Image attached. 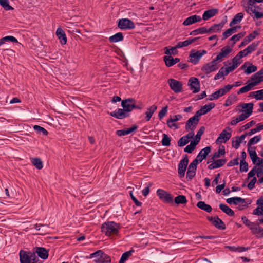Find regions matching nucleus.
<instances>
[{
    "mask_svg": "<svg viewBox=\"0 0 263 263\" xmlns=\"http://www.w3.org/2000/svg\"><path fill=\"white\" fill-rule=\"evenodd\" d=\"M157 109V107L155 105H153L147 109L145 112L146 117L145 120L149 121L152 117L153 114L156 111Z\"/></svg>",
    "mask_w": 263,
    "mask_h": 263,
    "instance_id": "nucleus-30",
    "label": "nucleus"
},
{
    "mask_svg": "<svg viewBox=\"0 0 263 263\" xmlns=\"http://www.w3.org/2000/svg\"><path fill=\"white\" fill-rule=\"evenodd\" d=\"M159 198L164 203L171 204L173 202V197L168 192L162 190L158 189L156 192Z\"/></svg>",
    "mask_w": 263,
    "mask_h": 263,
    "instance_id": "nucleus-5",
    "label": "nucleus"
},
{
    "mask_svg": "<svg viewBox=\"0 0 263 263\" xmlns=\"http://www.w3.org/2000/svg\"><path fill=\"white\" fill-rule=\"evenodd\" d=\"M225 163V161L222 159H219L216 160L213 163L210 164L208 166V168L210 170L215 169L218 167H221Z\"/></svg>",
    "mask_w": 263,
    "mask_h": 263,
    "instance_id": "nucleus-34",
    "label": "nucleus"
},
{
    "mask_svg": "<svg viewBox=\"0 0 263 263\" xmlns=\"http://www.w3.org/2000/svg\"><path fill=\"white\" fill-rule=\"evenodd\" d=\"M241 59V58L237 55L233 59V64L231 65V71L236 68L238 65L242 62Z\"/></svg>",
    "mask_w": 263,
    "mask_h": 263,
    "instance_id": "nucleus-41",
    "label": "nucleus"
},
{
    "mask_svg": "<svg viewBox=\"0 0 263 263\" xmlns=\"http://www.w3.org/2000/svg\"><path fill=\"white\" fill-rule=\"evenodd\" d=\"M36 253L37 254L38 256L43 259H47L48 257V251L42 247H38L36 248Z\"/></svg>",
    "mask_w": 263,
    "mask_h": 263,
    "instance_id": "nucleus-28",
    "label": "nucleus"
},
{
    "mask_svg": "<svg viewBox=\"0 0 263 263\" xmlns=\"http://www.w3.org/2000/svg\"><path fill=\"white\" fill-rule=\"evenodd\" d=\"M199 121V116L196 113L195 115L190 118L186 122L185 129L186 130H194L197 125Z\"/></svg>",
    "mask_w": 263,
    "mask_h": 263,
    "instance_id": "nucleus-10",
    "label": "nucleus"
},
{
    "mask_svg": "<svg viewBox=\"0 0 263 263\" xmlns=\"http://www.w3.org/2000/svg\"><path fill=\"white\" fill-rule=\"evenodd\" d=\"M189 142V140L186 138L184 136L179 139L178 141V145L182 147L185 145Z\"/></svg>",
    "mask_w": 263,
    "mask_h": 263,
    "instance_id": "nucleus-57",
    "label": "nucleus"
},
{
    "mask_svg": "<svg viewBox=\"0 0 263 263\" xmlns=\"http://www.w3.org/2000/svg\"><path fill=\"white\" fill-rule=\"evenodd\" d=\"M197 206L201 210H203L206 212L210 213L212 211V208L210 205L206 204L203 201H199L198 202Z\"/></svg>",
    "mask_w": 263,
    "mask_h": 263,
    "instance_id": "nucleus-37",
    "label": "nucleus"
},
{
    "mask_svg": "<svg viewBox=\"0 0 263 263\" xmlns=\"http://www.w3.org/2000/svg\"><path fill=\"white\" fill-rule=\"evenodd\" d=\"M243 17V14L242 13H239L237 14L234 18L231 21V25L233 24H236L238 23V22H240L242 18Z\"/></svg>",
    "mask_w": 263,
    "mask_h": 263,
    "instance_id": "nucleus-52",
    "label": "nucleus"
},
{
    "mask_svg": "<svg viewBox=\"0 0 263 263\" xmlns=\"http://www.w3.org/2000/svg\"><path fill=\"white\" fill-rule=\"evenodd\" d=\"M56 35L60 40L61 44L65 45L67 43V37L65 32L61 28H58L56 31Z\"/></svg>",
    "mask_w": 263,
    "mask_h": 263,
    "instance_id": "nucleus-24",
    "label": "nucleus"
},
{
    "mask_svg": "<svg viewBox=\"0 0 263 263\" xmlns=\"http://www.w3.org/2000/svg\"><path fill=\"white\" fill-rule=\"evenodd\" d=\"M32 164L35 166V167L39 170H41L43 168V163L41 160L39 158H33L31 160Z\"/></svg>",
    "mask_w": 263,
    "mask_h": 263,
    "instance_id": "nucleus-45",
    "label": "nucleus"
},
{
    "mask_svg": "<svg viewBox=\"0 0 263 263\" xmlns=\"http://www.w3.org/2000/svg\"><path fill=\"white\" fill-rule=\"evenodd\" d=\"M188 85L190 87V89L193 92L197 93L200 90V83L198 79L195 77L191 78L188 82Z\"/></svg>",
    "mask_w": 263,
    "mask_h": 263,
    "instance_id": "nucleus-13",
    "label": "nucleus"
},
{
    "mask_svg": "<svg viewBox=\"0 0 263 263\" xmlns=\"http://www.w3.org/2000/svg\"><path fill=\"white\" fill-rule=\"evenodd\" d=\"M215 106V104L214 103H210L205 104V105L202 106L200 110H198L196 113L200 117L201 115L206 114L212 109H213Z\"/></svg>",
    "mask_w": 263,
    "mask_h": 263,
    "instance_id": "nucleus-19",
    "label": "nucleus"
},
{
    "mask_svg": "<svg viewBox=\"0 0 263 263\" xmlns=\"http://www.w3.org/2000/svg\"><path fill=\"white\" fill-rule=\"evenodd\" d=\"M225 153L224 147L223 145H220L217 152H216L213 155L212 159H215L220 157L221 156L224 155Z\"/></svg>",
    "mask_w": 263,
    "mask_h": 263,
    "instance_id": "nucleus-48",
    "label": "nucleus"
},
{
    "mask_svg": "<svg viewBox=\"0 0 263 263\" xmlns=\"http://www.w3.org/2000/svg\"><path fill=\"white\" fill-rule=\"evenodd\" d=\"M122 106L124 110L129 114L134 109H140V107L135 105V101L132 98L123 100L121 103Z\"/></svg>",
    "mask_w": 263,
    "mask_h": 263,
    "instance_id": "nucleus-8",
    "label": "nucleus"
},
{
    "mask_svg": "<svg viewBox=\"0 0 263 263\" xmlns=\"http://www.w3.org/2000/svg\"><path fill=\"white\" fill-rule=\"evenodd\" d=\"M33 129L37 134H42L44 136H47L48 131L44 128L37 125L33 126Z\"/></svg>",
    "mask_w": 263,
    "mask_h": 263,
    "instance_id": "nucleus-42",
    "label": "nucleus"
},
{
    "mask_svg": "<svg viewBox=\"0 0 263 263\" xmlns=\"http://www.w3.org/2000/svg\"><path fill=\"white\" fill-rule=\"evenodd\" d=\"M261 139L260 136H256L250 139L248 143V146L250 147L251 145L258 142Z\"/></svg>",
    "mask_w": 263,
    "mask_h": 263,
    "instance_id": "nucleus-53",
    "label": "nucleus"
},
{
    "mask_svg": "<svg viewBox=\"0 0 263 263\" xmlns=\"http://www.w3.org/2000/svg\"><path fill=\"white\" fill-rule=\"evenodd\" d=\"M256 93L255 99L256 100H263V89L255 91Z\"/></svg>",
    "mask_w": 263,
    "mask_h": 263,
    "instance_id": "nucleus-64",
    "label": "nucleus"
},
{
    "mask_svg": "<svg viewBox=\"0 0 263 263\" xmlns=\"http://www.w3.org/2000/svg\"><path fill=\"white\" fill-rule=\"evenodd\" d=\"M137 126L134 125L133 126L129 128H125L122 129L118 130L116 131V133L118 136L127 135L136 130L137 129Z\"/></svg>",
    "mask_w": 263,
    "mask_h": 263,
    "instance_id": "nucleus-23",
    "label": "nucleus"
},
{
    "mask_svg": "<svg viewBox=\"0 0 263 263\" xmlns=\"http://www.w3.org/2000/svg\"><path fill=\"white\" fill-rule=\"evenodd\" d=\"M248 170V164L245 161V160H241L240 163V172H247Z\"/></svg>",
    "mask_w": 263,
    "mask_h": 263,
    "instance_id": "nucleus-56",
    "label": "nucleus"
},
{
    "mask_svg": "<svg viewBox=\"0 0 263 263\" xmlns=\"http://www.w3.org/2000/svg\"><path fill=\"white\" fill-rule=\"evenodd\" d=\"M207 33H209L208 28L203 27L192 31L190 32V35H196L199 34H205Z\"/></svg>",
    "mask_w": 263,
    "mask_h": 263,
    "instance_id": "nucleus-36",
    "label": "nucleus"
},
{
    "mask_svg": "<svg viewBox=\"0 0 263 263\" xmlns=\"http://www.w3.org/2000/svg\"><path fill=\"white\" fill-rule=\"evenodd\" d=\"M247 134H243L240 137H236V140H233L232 142L233 146L236 148H237L239 146L240 144L244 140Z\"/></svg>",
    "mask_w": 263,
    "mask_h": 263,
    "instance_id": "nucleus-38",
    "label": "nucleus"
},
{
    "mask_svg": "<svg viewBox=\"0 0 263 263\" xmlns=\"http://www.w3.org/2000/svg\"><path fill=\"white\" fill-rule=\"evenodd\" d=\"M164 61L167 66L171 67L179 62L180 59L177 58H173L172 56L168 55L164 57Z\"/></svg>",
    "mask_w": 263,
    "mask_h": 263,
    "instance_id": "nucleus-26",
    "label": "nucleus"
},
{
    "mask_svg": "<svg viewBox=\"0 0 263 263\" xmlns=\"http://www.w3.org/2000/svg\"><path fill=\"white\" fill-rule=\"evenodd\" d=\"M230 90V85L228 84L225 87L216 91L213 93L214 98L218 99L219 97L226 94Z\"/></svg>",
    "mask_w": 263,
    "mask_h": 263,
    "instance_id": "nucleus-25",
    "label": "nucleus"
},
{
    "mask_svg": "<svg viewBox=\"0 0 263 263\" xmlns=\"http://www.w3.org/2000/svg\"><path fill=\"white\" fill-rule=\"evenodd\" d=\"M261 223H260L258 219L256 224L254 223L253 224H251V227L250 228L252 232L254 234H255L258 237H263V229L259 226V224Z\"/></svg>",
    "mask_w": 263,
    "mask_h": 263,
    "instance_id": "nucleus-17",
    "label": "nucleus"
},
{
    "mask_svg": "<svg viewBox=\"0 0 263 263\" xmlns=\"http://www.w3.org/2000/svg\"><path fill=\"white\" fill-rule=\"evenodd\" d=\"M231 203L238 205L239 210H241L248 207L249 204L247 203L244 199L240 197H231Z\"/></svg>",
    "mask_w": 263,
    "mask_h": 263,
    "instance_id": "nucleus-15",
    "label": "nucleus"
},
{
    "mask_svg": "<svg viewBox=\"0 0 263 263\" xmlns=\"http://www.w3.org/2000/svg\"><path fill=\"white\" fill-rule=\"evenodd\" d=\"M205 130V127L204 126H202L198 131L196 135L195 136V139L193 140L195 142H197V144L200 142L201 137L202 135L204 133Z\"/></svg>",
    "mask_w": 263,
    "mask_h": 263,
    "instance_id": "nucleus-47",
    "label": "nucleus"
},
{
    "mask_svg": "<svg viewBox=\"0 0 263 263\" xmlns=\"http://www.w3.org/2000/svg\"><path fill=\"white\" fill-rule=\"evenodd\" d=\"M167 83L171 89L175 93H180L183 91V84L181 82L174 79H169Z\"/></svg>",
    "mask_w": 263,
    "mask_h": 263,
    "instance_id": "nucleus-7",
    "label": "nucleus"
},
{
    "mask_svg": "<svg viewBox=\"0 0 263 263\" xmlns=\"http://www.w3.org/2000/svg\"><path fill=\"white\" fill-rule=\"evenodd\" d=\"M19 256L21 263H40L34 252L21 250L19 253Z\"/></svg>",
    "mask_w": 263,
    "mask_h": 263,
    "instance_id": "nucleus-2",
    "label": "nucleus"
},
{
    "mask_svg": "<svg viewBox=\"0 0 263 263\" xmlns=\"http://www.w3.org/2000/svg\"><path fill=\"white\" fill-rule=\"evenodd\" d=\"M230 128L228 127L222 130L216 141L217 144L226 143L230 138V133L228 132Z\"/></svg>",
    "mask_w": 263,
    "mask_h": 263,
    "instance_id": "nucleus-14",
    "label": "nucleus"
},
{
    "mask_svg": "<svg viewBox=\"0 0 263 263\" xmlns=\"http://www.w3.org/2000/svg\"><path fill=\"white\" fill-rule=\"evenodd\" d=\"M177 48H178L177 47V45L175 47H171L170 49H169L168 47H166L165 48V54L170 55L171 54H176L178 53V51L176 50Z\"/></svg>",
    "mask_w": 263,
    "mask_h": 263,
    "instance_id": "nucleus-51",
    "label": "nucleus"
},
{
    "mask_svg": "<svg viewBox=\"0 0 263 263\" xmlns=\"http://www.w3.org/2000/svg\"><path fill=\"white\" fill-rule=\"evenodd\" d=\"M259 33L256 31H254L252 33H250L248 36H246L243 41L241 42L240 46H243L247 44L252 40L256 37V36L258 35Z\"/></svg>",
    "mask_w": 263,
    "mask_h": 263,
    "instance_id": "nucleus-29",
    "label": "nucleus"
},
{
    "mask_svg": "<svg viewBox=\"0 0 263 263\" xmlns=\"http://www.w3.org/2000/svg\"><path fill=\"white\" fill-rule=\"evenodd\" d=\"M161 143L162 145L168 146L171 145V138L166 134H163Z\"/></svg>",
    "mask_w": 263,
    "mask_h": 263,
    "instance_id": "nucleus-50",
    "label": "nucleus"
},
{
    "mask_svg": "<svg viewBox=\"0 0 263 263\" xmlns=\"http://www.w3.org/2000/svg\"><path fill=\"white\" fill-rule=\"evenodd\" d=\"M223 23L214 24L210 28H208L209 33L220 30L223 27Z\"/></svg>",
    "mask_w": 263,
    "mask_h": 263,
    "instance_id": "nucleus-46",
    "label": "nucleus"
},
{
    "mask_svg": "<svg viewBox=\"0 0 263 263\" xmlns=\"http://www.w3.org/2000/svg\"><path fill=\"white\" fill-rule=\"evenodd\" d=\"M255 123H256L255 121H254V120H252L250 122H249V123H248L246 124L245 125L242 126L240 127V130L241 132H242V131H243L245 130H246V129L249 128L250 127H252Z\"/></svg>",
    "mask_w": 263,
    "mask_h": 263,
    "instance_id": "nucleus-58",
    "label": "nucleus"
},
{
    "mask_svg": "<svg viewBox=\"0 0 263 263\" xmlns=\"http://www.w3.org/2000/svg\"><path fill=\"white\" fill-rule=\"evenodd\" d=\"M188 163L189 159L186 155L178 165V173L180 177L182 178L184 176Z\"/></svg>",
    "mask_w": 263,
    "mask_h": 263,
    "instance_id": "nucleus-12",
    "label": "nucleus"
},
{
    "mask_svg": "<svg viewBox=\"0 0 263 263\" xmlns=\"http://www.w3.org/2000/svg\"><path fill=\"white\" fill-rule=\"evenodd\" d=\"M248 151L250 157L253 163H255V160H256V158H257L258 157L256 152L254 150L250 149V147H248Z\"/></svg>",
    "mask_w": 263,
    "mask_h": 263,
    "instance_id": "nucleus-59",
    "label": "nucleus"
},
{
    "mask_svg": "<svg viewBox=\"0 0 263 263\" xmlns=\"http://www.w3.org/2000/svg\"><path fill=\"white\" fill-rule=\"evenodd\" d=\"M201 21V17L200 16L194 15L186 18L183 22V25L184 26H189Z\"/></svg>",
    "mask_w": 263,
    "mask_h": 263,
    "instance_id": "nucleus-21",
    "label": "nucleus"
},
{
    "mask_svg": "<svg viewBox=\"0 0 263 263\" xmlns=\"http://www.w3.org/2000/svg\"><path fill=\"white\" fill-rule=\"evenodd\" d=\"M230 52V47L229 46H227L221 49V52L217 55L215 59L218 62H220L222 61L223 58L226 57Z\"/></svg>",
    "mask_w": 263,
    "mask_h": 263,
    "instance_id": "nucleus-22",
    "label": "nucleus"
},
{
    "mask_svg": "<svg viewBox=\"0 0 263 263\" xmlns=\"http://www.w3.org/2000/svg\"><path fill=\"white\" fill-rule=\"evenodd\" d=\"M7 42L17 43V39L13 36H7L0 39V46L5 44Z\"/></svg>",
    "mask_w": 263,
    "mask_h": 263,
    "instance_id": "nucleus-35",
    "label": "nucleus"
},
{
    "mask_svg": "<svg viewBox=\"0 0 263 263\" xmlns=\"http://www.w3.org/2000/svg\"><path fill=\"white\" fill-rule=\"evenodd\" d=\"M197 144H198L197 143V142H195L194 141H192L190 144L187 145L184 148V152L189 153H191L195 149L196 146Z\"/></svg>",
    "mask_w": 263,
    "mask_h": 263,
    "instance_id": "nucleus-43",
    "label": "nucleus"
},
{
    "mask_svg": "<svg viewBox=\"0 0 263 263\" xmlns=\"http://www.w3.org/2000/svg\"><path fill=\"white\" fill-rule=\"evenodd\" d=\"M249 248H245L243 247H231V251L234 252H241L243 251H247Z\"/></svg>",
    "mask_w": 263,
    "mask_h": 263,
    "instance_id": "nucleus-62",
    "label": "nucleus"
},
{
    "mask_svg": "<svg viewBox=\"0 0 263 263\" xmlns=\"http://www.w3.org/2000/svg\"><path fill=\"white\" fill-rule=\"evenodd\" d=\"M257 69V68L256 66L250 64L248 67H247L246 69L245 70V72L248 74L256 71Z\"/></svg>",
    "mask_w": 263,
    "mask_h": 263,
    "instance_id": "nucleus-55",
    "label": "nucleus"
},
{
    "mask_svg": "<svg viewBox=\"0 0 263 263\" xmlns=\"http://www.w3.org/2000/svg\"><path fill=\"white\" fill-rule=\"evenodd\" d=\"M120 229V225L114 221L103 223L101 226V231L106 236L111 237L117 235Z\"/></svg>",
    "mask_w": 263,
    "mask_h": 263,
    "instance_id": "nucleus-1",
    "label": "nucleus"
},
{
    "mask_svg": "<svg viewBox=\"0 0 263 263\" xmlns=\"http://www.w3.org/2000/svg\"><path fill=\"white\" fill-rule=\"evenodd\" d=\"M118 26L122 30L132 29L135 27L134 22L128 18L120 19L118 22Z\"/></svg>",
    "mask_w": 263,
    "mask_h": 263,
    "instance_id": "nucleus-9",
    "label": "nucleus"
},
{
    "mask_svg": "<svg viewBox=\"0 0 263 263\" xmlns=\"http://www.w3.org/2000/svg\"><path fill=\"white\" fill-rule=\"evenodd\" d=\"M110 115L117 119H122L129 116L128 114L124 108H119L117 110L111 112Z\"/></svg>",
    "mask_w": 263,
    "mask_h": 263,
    "instance_id": "nucleus-18",
    "label": "nucleus"
},
{
    "mask_svg": "<svg viewBox=\"0 0 263 263\" xmlns=\"http://www.w3.org/2000/svg\"><path fill=\"white\" fill-rule=\"evenodd\" d=\"M93 258L95 263H111L110 257L101 250H99L90 254L89 258Z\"/></svg>",
    "mask_w": 263,
    "mask_h": 263,
    "instance_id": "nucleus-3",
    "label": "nucleus"
},
{
    "mask_svg": "<svg viewBox=\"0 0 263 263\" xmlns=\"http://www.w3.org/2000/svg\"><path fill=\"white\" fill-rule=\"evenodd\" d=\"M123 40V34L121 32H118L115 35L111 36L109 38V41L111 43H116L122 41Z\"/></svg>",
    "mask_w": 263,
    "mask_h": 263,
    "instance_id": "nucleus-33",
    "label": "nucleus"
},
{
    "mask_svg": "<svg viewBox=\"0 0 263 263\" xmlns=\"http://www.w3.org/2000/svg\"><path fill=\"white\" fill-rule=\"evenodd\" d=\"M218 61L216 59L211 62L204 65L201 70L206 74H209L212 72L215 71L219 68Z\"/></svg>",
    "mask_w": 263,
    "mask_h": 263,
    "instance_id": "nucleus-6",
    "label": "nucleus"
},
{
    "mask_svg": "<svg viewBox=\"0 0 263 263\" xmlns=\"http://www.w3.org/2000/svg\"><path fill=\"white\" fill-rule=\"evenodd\" d=\"M210 152L211 148L209 146H207L202 149L198 154L195 159L199 163L201 162L202 161L206 158V156L210 153Z\"/></svg>",
    "mask_w": 263,
    "mask_h": 263,
    "instance_id": "nucleus-20",
    "label": "nucleus"
},
{
    "mask_svg": "<svg viewBox=\"0 0 263 263\" xmlns=\"http://www.w3.org/2000/svg\"><path fill=\"white\" fill-rule=\"evenodd\" d=\"M219 208L228 215H230V208L224 204H220Z\"/></svg>",
    "mask_w": 263,
    "mask_h": 263,
    "instance_id": "nucleus-61",
    "label": "nucleus"
},
{
    "mask_svg": "<svg viewBox=\"0 0 263 263\" xmlns=\"http://www.w3.org/2000/svg\"><path fill=\"white\" fill-rule=\"evenodd\" d=\"M257 45L258 44L255 43H253L252 44L250 45L247 48L245 49L246 53L248 54L255 50Z\"/></svg>",
    "mask_w": 263,
    "mask_h": 263,
    "instance_id": "nucleus-54",
    "label": "nucleus"
},
{
    "mask_svg": "<svg viewBox=\"0 0 263 263\" xmlns=\"http://www.w3.org/2000/svg\"><path fill=\"white\" fill-rule=\"evenodd\" d=\"M248 81L247 82L248 84L246 85L245 86L241 88L237 92L238 94L245 93L246 92H248L251 90H252L254 86H253V84L251 83V82H249Z\"/></svg>",
    "mask_w": 263,
    "mask_h": 263,
    "instance_id": "nucleus-39",
    "label": "nucleus"
},
{
    "mask_svg": "<svg viewBox=\"0 0 263 263\" xmlns=\"http://www.w3.org/2000/svg\"><path fill=\"white\" fill-rule=\"evenodd\" d=\"M134 252V250H131L124 253L120 259L119 263H124V262L127 260V259L132 255L133 253Z\"/></svg>",
    "mask_w": 263,
    "mask_h": 263,
    "instance_id": "nucleus-40",
    "label": "nucleus"
},
{
    "mask_svg": "<svg viewBox=\"0 0 263 263\" xmlns=\"http://www.w3.org/2000/svg\"><path fill=\"white\" fill-rule=\"evenodd\" d=\"M206 52L205 50H198L196 52L191 51L190 54V62L194 64H197L202 57Z\"/></svg>",
    "mask_w": 263,
    "mask_h": 263,
    "instance_id": "nucleus-11",
    "label": "nucleus"
},
{
    "mask_svg": "<svg viewBox=\"0 0 263 263\" xmlns=\"http://www.w3.org/2000/svg\"><path fill=\"white\" fill-rule=\"evenodd\" d=\"M241 107L242 108V113L238 117L239 118V121H242L248 118L252 113L253 104L252 103H243L241 105Z\"/></svg>",
    "mask_w": 263,
    "mask_h": 263,
    "instance_id": "nucleus-4",
    "label": "nucleus"
},
{
    "mask_svg": "<svg viewBox=\"0 0 263 263\" xmlns=\"http://www.w3.org/2000/svg\"><path fill=\"white\" fill-rule=\"evenodd\" d=\"M167 106H166L163 107L161 111L159 112L158 117L159 119H162L167 114Z\"/></svg>",
    "mask_w": 263,
    "mask_h": 263,
    "instance_id": "nucleus-60",
    "label": "nucleus"
},
{
    "mask_svg": "<svg viewBox=\"0 0 263 263\" xmlns=\"http://www.w3.org/2000/svg\"><path fill=\"white\" fill-rule=\"evenodd\" d=\"M251 83L254 87L260 83L263 82V76H257L256 73L253 75L251 78Z\"/></svg>",
    "mask_w": 263,
    "mask_h": 263,
    "instance_id": "nucleus-32",
    "label": "nucleus"
},
{
    "mask_svg": "<svg viewBox=\"0 0 263 263\" xmlns=\"http://www.w3.org/2000/svg\"><path fill=\"white\" fill-rule=\"evenodd\" d=\"M245 33H239L238 34L234 35L231 37V41H233V44H235V42L238 41L240 39L242 38L245 35Z\"/></svg>",
    "mask_w": 263,
    "mask_h": 263,
    "instance_id": "nucleus-63",
    "label": "nucleus"
},
{
    "mask_svg": "<svg viewBox=\"0 0 263 263\" xmlns=\"http://www.w3.org/2000/svg\"><path fill=\"white\" fill-rule=\"evenodd\" d=\"M208 219L216 228L220 230L225 229L226 226L224 222L219 217H208Z\"/></svg>",
    "mask_w": 263,
    "mask_h": 263,
    "instance_id": "nucleus-16",
    "label": "nucleus"
},
{
    "mask_svg": "<svg viewBox=\"0 0 263 263\" xmlns=\"http://www.w3.org/2000/svg\"><path fill=\"white\" fill-rule=\"evenodd\" d=\"M174 202L177 204H185L187 202V200L185 196L179 195L175 198Z\"/></svg>",
    "mask_w": 263,
    "mask_h": 263,
    "instance_id": "nucleus-44",
    "label": "nucleus"
},
{
    "mask_svg": "<svg viewBox=\"0 0 263 263\" xmlns=\"http://www.w3.org/2000/svg\"><path fill=\"white\" fill-rule=\"evenodd\" d=\"M198 39V38L195 37L194 39H188L183 42H179L177 44V47L178 48H180L183 47L187 46L197 41Z\"/></svg>",
    "mask_w": 263,
    "mask_h": 263,
    "instance_id": "nucleus-31",
    "label": "nucleus"
},
{
    "mask_svg": "<svg viewBox=\"0 0 263 263\" xmlns=\"http://www.w3.org/2000/svg\"><path fill=\"white\" fill-rule=\"evenodd\" d=\"M0 5L7 11L14 9L12 6L9 5L8 0H0Z\"/></svg>",
    "mask_w": 263,
    "mask_h": 263,
    "instance_id": "nucleus-49",
    "label": "nucleus"
},
{
    "mask_svg": "<svg viewBox=\"0 0 263 263\" xmlns=\"http://www.w3.org/2000/svg\"><path fill=\"white\" fill-rule=\"evenodd\" d=\"M217 13L218 10L216 9H212L205 11L202 15V19L204 21H206L215 16Z\"/></svg>",
    "mask_w": 263,
    "mask_h": 263,
    "instance_id": "nucleus-27",
    "label": "nucleus"
}]
</instances>
